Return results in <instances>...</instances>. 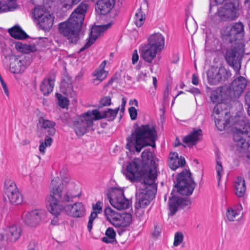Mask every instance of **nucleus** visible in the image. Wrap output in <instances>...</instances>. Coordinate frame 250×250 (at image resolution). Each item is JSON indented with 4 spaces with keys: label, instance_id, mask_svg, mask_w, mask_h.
<instances>
[{
    "label": "nucleus",
    "instance_id": "f257e3e1",
    "mask_svg": "<svg viewBox=\"0 0 250 250\" xmlns=\"http://www.w3.org/2000/svg\"><path fill=\"white\" fill-rule=\"evenodd\" d=\"M50 188L52 194L47 199L48 210L51 214L56 216L59 215L62 211L63 204L72 201L80 194L79 186L73 182L69 183L65 190L63 191L62 181L58 177H55L52 180Z\"/></svg>",
    "mask_w": 250,
    "mask_h": 250
},
{
    "label": "nucleus",
    "instance_id": "f03ea898",
    "mask_svg": "<svg viewBox=\"0 0 250 250\" xmlns=\"http://www.w3.org/2000/svg\"><path fill=\"white\" fill-rule=\"evenodd\" d=\"M88 8V3L83 1L72 12L67 21L59 24L60 33L67 37L70 43L76 44L80 39L79 33Z\"/></svg>",
    "mask_w": 250,
    "mask_h": 250
},
{
    "label": "nucleus",
    "instance_id": "7ed1b4c3",
    "mask_svg": "<svg viewBox=\"0 0 250 250\" xmlns=\"http://www.w3.org/2000/svg\"><path fill=\"white\" fill-rule=\"evenodd\" d=\"M224 5L219 4L214 1L210 3L209 16L214 21H231L239 16V4L236 0H225Z\"/></svg>",
    "mask_w": 250,
    "mask_h": 250
},
{
    "label": "nucleus",
    "instance_id": "20e7f679",
    "mask_svg": "<svg viewBox=\"0 0 250 250\" xmlns=\"http://www.w3.org/2000/svg\"><path fill=\"white\" fill-rule=\"evenodd\" d=\"M156 178L157 171L155 169H150L144 176V188L139 190L136 194V209L146 208L154 198L156 192Z\"/></svg>",
    "mask_w": 250,
    "mask_h": 250
},
{
    "label": "nucleus",
    "instance_id": "39448f33",
    "mask_svg": "<svg viewBox=\"0 0 250 250\" xmlns=\"http://www.w3.org/2000/svg\"><path fill=\"white\" fill-rule=\"evenodd\" d=\"M98 109L88 110L79 116L74 122V126L76 134L82 136L91 127L93 121L100 120Z\"/></svg>",
    "mask_w": 250,
    "mask_h": 250
},
{
    "label": "nucleus",
    "instance_id": "423d86ee",
    "mask_svg": "<svg viewBox=\"0 0 250 250\" xmlns=\"http://www.w3.org/2000/svg\"><path fill=\"white\" fill-rule=\"evenodd\" d=\"M244 53V45L241 42H235L232 44L230 48L227 49L225 53V60L229 65L233 68L236 75L240 74L241 60Z\"/></svg>",
    "mask_w": 250,
    "mask_h": 250
},
{
    "label": "nucleus",
    "instance_id": "0eeeda50",
    "mask_svg": "<svg viewBox=\"0 0 250 250\" xmlns=\"http://www.w3.org/2000/svg\"><path fill=\"white\" fill-rule=\"evenodd\" d=\"M158 139L156 126L147 124L137 126L126 138L127 141H156Z\"/></svg>",
    "mask_w": 250,
    "mask_h": 250
},
{
    "label": "nucleus",
    "instance_id": "6e6552de",
    "mask_svg": "<svg viewBox=\"0 0 250 250\" xmlns=\"http://www.w3.org/2000/svg\"><path fill=\"white\" fill-rule=\"evenodd\" d=\"M106 196L110 205L118 210L125 209L129 207L130 201L125 197L123 188H110L107 191Z\"/></svg>",
    "mask_w": 250,
    "mask_h": 250
},
{
    "label": "nucleus",
    "instance_id": "1a4fd4ad",
    "mask_svg": "<svg viewBox=\"0 0 250 250\" xmlns=\"http://www.w3.org/2000/svg\"><path fill=\"white\" fill-rule=\"evenodd\" d=\"M175 187L178 192L183 195H190L195 187V183L191 177L189 171L185 169L177 177V183Z\"/></svg>",
    "mask_w": 250,
    "mask_h": 250
},
{
    "label": "nucleus",
    "instance_id": "9d476101",
    "mask_svg": "<svg viewBox=\"0 0 250 250\" xmlns=\"http://www.w3.org/2000/svg\"><path fill=\"white\" fill-rule=\"evenodd\" d=\"M142 161L139 158L134 159L132 161L128 162L126 166V177L131 182H134L138 180L142 175L144 177L145 174L148 172L150 169H155V167L148 168L144 172L142 166Z\"/></svg>",
    "mask_w": 250,
    "mask_h": 250
},
{
    "label": "nucleus",
    "instance_id": "9b49d317",
    "mask_svg": "<svg viewBox=\"0 0 250 250\" xmlns=\"http://www.w3.org/2000/svg\"><path fill=\"white\" fill-rule=\"evenodd\" d=\"M33 17L41 29L49 31L51 29L53 24L54 17L48 12L40 7H35Z\"/></svg>",
    "mask_w": 250,
    "mask_h": 250
},
{
    "label": "nucleus",
    "instance_id": "f8f14e48",
    "mask_svg": "<svg viewBox=\"0 0 250 250\" xmlns=\"http://www.w3.org/2000/svg\"><path fill=\"white\" fill-rule=\"evenodd\" d=\"M231 133L234 141H250V124L245 120H241L232 128Z\"/></svg>",
    "mask_w": 250,
    "mask_h": 250
},
{
    "label": "nucleus",
    "instance_id": "ddd939ff",
    "mask_svg": "<svg viewBox=\"0 0 250 250\" xmlns=\"http://www.w3.org/2000/svg\"><path fill=\"white\" fill-rule=\"evenodd\" d=\"M44 217V212L42 210L34 209L26 212L22 216L24 224L31 228H35L41 224Z\"/></svg>",
    "mask_w": 250,
    "mask_h": 250
},
{
    "label": "nucleus",
    "instance_id": "4468645a",
    "mask_svg": "<svg viewBox=\"0 0 250 250\" xmlns=\"http://www.w3.org/2000/svg\"><path fill=\"white\" fill-rule=\"evenodd\" d=\"M208 79L210 84L216 85L224 81L228 77L226 69L222 66L219 68L211 67L207 73Z\"/></svg>",
    "mask_w": 250,
    "mask_h": 250
},
{
    "label": "nucleus",
    "instance_id": "2eb2a0df",
    "mask_svg": "<svg viewBox=\"0 0 250 250\" xmlns=\"http://www.w3.org/2000/svg\"><path fill=\"white\" fill-rule=\"evenodd\" d=\"M21 227L15 225H10L3 229L0 234V239L8 243H15L21 237Z\"/></svg>",
    "mask_w": 250,
    "mask_h": 250
},
{
    "label": "nucleus",
    "instance_id": "dca6fc26",
    "mask_svg": "<svg viewBox=\"0 0 250 250\" xmlns=\"http://www.w3.org/2000/svg\"><path fill=\"white\" fill-rule=\"evenodd\" d=\"M39 122L41 128L38 130V135L41 136L42 133H45V137L44 141H52L53 138L52 137L56 132L54 127L55 123L43 117H40L39 119Z\"/></svg>",
    "mask_w": 250,
    "mask_h": 250
},
{
    "label": "nucleus",
    "instance_id": "f3484780",
    "mask_svg": "<svg viewBox=\"0 0 250 250\" xmlns=\"http://www.w3.org/2000/svg\"><path fill=\"white\" fill-rule=\"evenodd\" d=\"M10 69L13 73H20L23 72L26 67L31 63L29 57L26 56L22 58L13 56L10 59Z\"/></svg>",
    "mask_w": 250,
    "mask_h": 250
},
{
    "label": "nucleus",
    "instance_id": "a211bd4d",
    "mask_svg": "<svg viewBox=\"0 0 250 250\" xmlns=\"http://www.w3.org/2000/svg\"><path fill=\"white\" fill-rule=\"evenodd\" d=\"M247 85V81L244 77L239 76L234 80L229 86L230 95L231 98L239 97Z\"/></svg>",
    "mask_w": 250,
    "mask_h": 250
},
{
    "label": "nucleus",
    "instance_id": "6ab92c4d",
    "mask_svg": "<svg viewBox=\"0 0 250 250\" xmlns=\"http://www.w3.org/2000/svg\"><path fill=\"white\" fill-rule=\"evenodd\" d=\"M111 24L98 25L93 27L91 30L90 36L85 45L82 47L80 52H83L89 47L98 39V37L111 27Z\"/></svg>",
    "mask_w": 250,
    "mask_h": 250
},
{
    "label": "nucleus",
    "instance_id": "aec40b11",
    "mask_svg": "<svg viewBox=\"0 0 250 250\" xmlns=\"http://www.w3.org/2000/svg\"><path fill=\"white\" fill-rule=\"evenodd\" d=\"M65 212L68 215L73 217H82L84 215L85 209L83 204L81 202L76 203L73 204H63Z\"/></svg>",
    "mask_w": 250,
    "mask_h": 250
},
{
    "label": "nucleus",
    "instance_id": "412c9836",
    "mask_svg": "<svg viewBox=\"0 0 250 250\" xmlns=\"http://www.w3.org/2000/svg\"><path fill=\"white\" fill-rule=\"evenodd\" d=\"M243 209L242 205L236 204L227 208L226 212V217L229 222H234L239 220L241 216Z\"/></svg>",
    "mask_w": 250,
    "mask_h": 250
},
{
    "label": "nucleus",
    "instance_id": "4be33fe9",
    "mask_svg": "<svg viewBox=\"0 0 250 250\" xmlns=\"http://www.w3.org/2000/svg\"><path fill=\"white\" fill-rule=\"evenodd\" d=\"M148 44L157 49L161 51L165 45V38L160 33H155L151 35L147 39Z\"/></svg>",
    "mask_w": 250,
    "mask_h": 250
},
{
    "label": "nucleus",
    "instance_id": "5701e85b",
    "mask_svg": "<svg viewBox=\"0 0 250 250\" xmlns=\"http://www.w3.org/2000/svg\"><path fill=\"white\" fill-rule=\"evenodd\" d=\"M186 161L184 157H179L176 152H170L169 155L168 165L172 170H175L178 167H182L185 165Z\"/></svg>",
    "mask_w": 250,
    "mask_h": 250
},
{
    "label": "nucleus",
    "instance_id": "b1692460",
    "mask_svg": "<svg viewBox=\"0 0 250 250\" xmlns=\"http://www.w3.org/2000/svg\"><path fill=\"white\" fill-rule=\"evenodd\" d=\"M158 52V50L147 44L142 47L141 56L146 62L151 63L156 57Z\"/></svg>",
    "mask_w": 250,
    "mask_h": 250
},
{
    "label": "nucleus",
    "instance_id": "393cba45",
    "mask_svg": "<svg viewBox=\"0 0 250 250\" xmlns=\"http://www.w3.org/2000/svg\"><path fill=\"white\" fill-rule=\"evenodd\" d=\"M114 3V0H99L96 4V9L101 15H105L111 11Z\"/></svg>",
    "mask_w": 250,
    "mask_h": 250
},
{
    "label": "nucleus",
    "instance_id": "a878e982",
    "mask_svg": "<svg viewBox=\"0 0 250 250\" xmlns=\"http://www.w3.org/2000/svg\"><path fill=\"white\" fill-rule=\"evenodd\" d=\"M132 222V215L130 213H119L113 226L116 228H124L129 226Z\"/></svg>",
    "mask_w": 250,
    "mask_h": 250
},
{
    "label": "nucleus",
    "instance_id": "bb28decb",
    "mask_svg": "<svg viewBox=\"0 0 250 250\" xmlns=\"http://www.w3.org/2000/svg\"><path fill=\"white\" fill-rule=\"evenodd\" d=\"M222 39L226 44H233L235 42H240L241 39L235 35L231 26L227 27L222 33Z\"/></svg>",
    "mask_w": 250,
    "mask_h": 250
},
{
    "label": "nucleus",
    "instance_id": "cd10ccee",
    "mask_svg": "<svg viewBox=\"0 0 250 250\" xmlns=\"http://www.w3.org/2000/svg\"><path fill=\"white\" fill-rule=\"evenodd\" d=\"M233 189L236 195L238 197H243L246 191L245 180L242 177H237L233 183Z\"/></svg>",
    "mask_w": 250,
    "mask_h": 250
},
{
    "label": "nucleus",
    "instance_id": "c85d7f7f",
    "mask_svg": "<svg viewBox=\"0 0 250 250\" xmlns=\"http://www.w3.org/2000/svg\"><path fill=\"white\" fill-rule=\"evenodd\" d=\"M147 142H127L126 145V147L130 152H134L137 151L139 152L142 149L146 146H150L153 148H155L156 145L155 142H151L150 143H147Z\"/></svg>",
    "mask_w": 250,
    "mask_h": 250
},
{
    "label": "nucleus",
    "instance_id": "c756f323",
    "mask_svg": "<svg viewBox=\"0 0 250 250\" xmlns=\"http://www.w3.org/2000/svg\"><path fill=\"white\" fill-rule=\"evenodd\" d=\"M236 147L245 160L250 163V142H237Z\"/></svg>",
    "mask_w": 250,
    "mask_h": 250
},
{
    "label": "nucleus",
    "instance_id": "7c9ffc66",
    "mask_svg": "<svg viewBox=\"0 0 250 250\" xmlns=\"http://www.w3.org/2000/svg\"><path fill=\"white\" fill-rule=\"evenodd\" d=\"M61 90L63 93L68 96L74 97L76 95L73 90L71 79L68 77L61 82Z\"/></svg>",
    "mask_w": 250,
    "mask_h": 250
},
{
    "label": "nucleus",
    "instance_id": "2f4dec72",
    "mask_svg": "<svg viewBox=\"0 0 250 250\" xmlns=\"http://www.w3.org/2000/svg\"><path fill=\"white\" fill-rule=\"evenodd\" d=\"M54 86V80L50 78H46L40 84V90L44 96H46L53 91Z\"/></svg>",
    "mask_w": 250,
    "mask_h": 250
},
{
    "label": "nucleus",
    "instance_id": "473e14b6",
    "mask_svg": "<svg viewBox=\"0 0 250 250\" xmlns=\"http://www.w3.org/2000/svg\"><path fill=\"white\" fill-rule=\"evenodd\" d=\"M142 163H143L145 165L144 168L148 171V168H150L149 166H153L154 164L152 153L148 150H144L142 153Z\"/></svg>",
    "mask_w": 250,
    "mask_h": 250
},
{
    "label": "nucleus",
    "instance_id": "72a5a7b5",
    "mask_svg": "<svg viewBox=\"0 0 250 250\" xmlns=\"http://www.w3.org/2000/svg\"><path fill=\"white\" fill-rule=\"evenodd\" d=\"M18 189L14 181L10 179H6L4 182V194L3 197L5 198V196L8 197L11 195L15 191L16 192Z\"/></svg>",
    "mask_w": 250,
    "mask_h": 250
},
{
    "label": "nucleus",
    "instance_id": "f704fd0d",
    "mask_svg": "<svg viewBox=\"0 0 250 250\" xmlns=\"http://www.w3.org/2000/svg\"><path fill=\"white\" fill-rule=\"evenodd\" d=\"M15 48L19 51L25 54L37 51L35 46L24 44L20 42L15 43Z\"/></svg>",
    "mask_w": 250,
    "mask_h": 250
},
{
    "label": "nucleus",
    "instance_id": "c9c22d12",
    "mask_svg": "<svg viewBox=\"0 0 250 250\" xmlns=\"http://www.w3.org/2000/svg\"><path fill=\"white\" fill-rule=\"evenodd\" d=\"M9 33L13 38L20 40H23L27 38L28 35L19 26H14L9 29Z\"/></svg>",
    "mask_w": 250,
    "mask_h": 250
},
{
    "label": "nucleus",
    "instance_id": "e433bc0d",
    "mask_svg": "<svg viewBox=\"0 0 250 250\" xmlns=\"http://www.w3.org/2000/svg\"><path fill=\"white\" fill-rule=\"evenodd\" d=\"M119 213L114 210L110 207H106L104 209V214L106 220L112 225L114 223Z\"/></svg>",
    "mask_w": 250,
    "mask_h": 250
},
{
    "label": "nucleus",
    "instance_id": "4c0bfd02",
    "mask_svg": "<svg viewBox=\"0 0 250 250\" xmlns=\"http://www.w3.org/2000/svg\"><path fill=\"white\" fill-rule=\"evenodd\" d=\"M173 193L174 191H172L171 193V196L169 197V208L171 215H174L179 208L178 198L173 196Z\"/></svg>",
    "mask_w": 250,
    "mask_h": 250
},
{
    "label": "nucleus",
    "instance_id": "58836bf2",
    "mask_svg": "<svg viewBox=\"0 0 250 250\" xmlns=\"http://www.w3.org/2000/svg\"><path fill=\"white\" fill-rule=\"evenodd\" d=\"M119 110V107L115 109L108 108L107 110L104 111L103 113H100L98 110L99 116L101 117L100 119L107 118L108 121H113L116 117Z\"/></svg>",
    "mask_w": 250,
    "mask_h": 250
},
{
    "label": "nucleus",
    "instance_id": "ea45409f",
    "mask_svg": "<svg viewBox=\"0 0 250 250\" xmlns=\"http://www.w3.org/2000/svg\"><path fill=\"white\" fill-rule=\"evenodd\" d=\"M203 139V132L201 129H194L193 132L185 136L183 141H198Z\"/></svg>",
    "mask_w": 250,
    "mask_h": 250
},
{
    "label": "nucleus",
    "instance_id": "a19ab883",
    "mask_svg": "<svg viewBox=\"0 0 250 250\" xmlns=\"http://www.w3.org/2000/svg\"><path fill=\"white\" fill-rule=\"evenodd\" d=\"M93 76L95 77L92 80L93 83L94 85H98L106 77L107 73L103 68H101L100 70H95Z\"/></svg>",
    "mask_w": 250,
    "mask_h": 250
},
{
    "label": "nucleus",
    "instance_id": "79ce46f5",
    "mask_svg": "<svg viewBox=\"0 0 250 250\" xmlns=\"http://www.w3.org/2000/svg\"><path fill=\"white\" fill-rule=\"evenodd\" d=\"M15 0H0V13L12 10L15 8Z\"/></svg>",
    "mask_w": 250,
    "mask_h": 250
},
{
    "label": "nucleus",
    "instance_id": "37998d69",
    "mask_svg": "<svg viewBox=\"0 0 250 250\" xmlns=\"http://www.w3.org/2000/svg\"><path fill=\"white\" fill-rule=\"evenodd\" d=\"M116 232L112 228H108L105 233V236L102 238L104 242L113 243L116 241Z\"/></svg>",
    "mask_w": 250,
    "mask_h": 250
},
{
    "label": "nucleus",
    "instance_id": "c03bdc74",
    "mask_svg": "<svg viewBox=\"0 0 250 250\" xmlns=\"http://www.w3.org/2000/svg\"><path fill=\"white\" fill-rule=\"evenodd\" d=\"M210 98L213 103H220V101H222L225 99V97L223 96V92L222 88H218L213 90L211 92Z\"/></svg>",
    "mask_w": 250,
    "mask_h": 250
},
{
    "label": "nucleus",
    "instance_id": "a18cd8bd",
    "mask_svg": "<svg viewBox=\"0 0 250 250\" xmlns=\"http://www.w3.org/2000/svg\"><path fill=\"white\" fill-rule=\"evenodd\" d=\"M145 17V14L143 12L141 8H140L135 13L134 17V21L137 27H140L143 24Z\"/></svg>",
    "mask_w": 250,
    "mask_h": 250
},
{
    "label": "nucleus",
    "instance_id": "49530a36",
    "mask_svg": "<svg viewBox=\"0 0 250 250\" xmlns=\"http://www.w3.org/2000/svg\"><path fill=\"white\" fill-rule=\"evenodd\" d=\"M11 194V195H9L7 197L8 200L11 204L19 205L21 203L22 201V197L18 190H17L16 192L15 191Z\"/></svg>",
    "mask_w": 250,
    "mask_h": 250
},
{
    "label": "nucleus",
    "instance_id": "de8ad7c7",
    "mask_svg": "<svg viewBox=\"0 0 250 250\" xmlns=\"http://www.w3.org/2000/svg\"><path fill=\"white\" fill-rule=\"evenodd\" d=\"M230 26L235 33V35L242 40L244 35V25L241 22H236Z\"/></svg>",
    "mask_w": 250,
    "mask_h": 250
},
{
    "label": "nucleus",
    "instance_id": "09e8293b",
    "mask_svg": "<svg viewBox=\"0 0 250 250\" xmlns=\"http://www.w3.org/2000/svg\"><path fill=\"white\" fill-rule=\"evenodd\" d=\"M82 0H60L62 8L64 10L71 9L73 5L77 4Z\"/></svg>",
    "mask_w": 250,
    "mask_h": 250
},
{
    "label": "nucleus",
    "instance_id": "8fccbe9b",
    "mask_svg": "<svg viewBox=\"0 0 250 250\" xmlns=\"http://www.w3.org/2000/svg\"><path fill=\"white\" fill-rule=\"evenodd\" d=\"M227 105L224 103H218L214 106L213 110V113L216 115L225 114L227 115L228 113L225 111Z\"/></svg>",
    "mask_w": 250,
    "mask_h": 250
},
{
    "label": "nucleus",
    "instance_id": "3c124183",
    "mask_svg": "<svg viewBox=\"0 0 250 250\" xmlns=\"http://www.w3.org/2000/svg\"><path fill=\"white\" fill-rule=\"evenodd\" d=\"M229 121L228 119L225 120L218 119L215 121V125L218 130L222 131L229 127Z\"/></svg>",
    "mask_w": 250,
    "mask_h": 250
},
{
    "label": "nucleus",
    "instance_id": "603ef678",
    "mask_svg": "<svg viewBox=\"0 0 250 250\" xmlns=\"http://www.w3.org/2000/svg\"><path fill=\"white\" fill-rule=\"evenodd\" d=\"M56 96L58 100V104L61 107L65 108L68 105L69 101L66 97L60 93H57Z\"/></svg>",
    "mask_w": 250,
    "mask_h": 250
},
{
    "label": "nucleus",
    "instance_id": "864d4df0",
    "mask_svg": "<svg viewBox=\"0 0 250 250\" xmlns=\"http://www.w3.org/2000/svg\"><path fill=\"white\" fill-rule=\"evenodd\" d=\"M197 144V142H183V143H181L180 142H177L174 143L173 146L174 147H177L178 146H181L182 148H185L186 147H188L190 148L192 147L195 146Z\"/></svg>",
    "mask_w": 250,
    "mask_h": 250
},
{
    "label": "nucleus",
    "instance_id": "5fc2aeb1",
    "mask_svg": "<svg viewBox=\"0 0 250 250\" xmlns=\"http://www.w3.org/2000/svg\"><path fill=\"white\" fill-rule=\"evenodd\" d=\"M184 235L181 232H176L174 235L173 245L175 247L179 246L183 241Z\"/></svg>",
    "mask_w": 250,
    "mask_h": 250
},
{
    "label": "nucleus",
    "instance_id": "6e6d98bb",
    "mask_svg": "<svg viewBox=\"0 0 250 250\" xmlns=\"http://www.w3.org/2000/svg\"><path fill=\"white\" fill-rule=\"evenodd\" d=\"M216 170L217 171V178L218 182H219L223 173V169L221 162L218 160L216 161Z\"/></svg>",
    "mask_w": 250,
    "mask_h": 250
},
{
    "label": "nucleus",
    "instance_id": "4d7b16f0",
    "mask_svg": "<svg viewBox=\"0 0 250 250\" xmlns=\"http://www.w3.org/2000/svg\"><path fill=\"white\" fill-rule=\"evenodd\" d=\"M97 214L98 213L96 212L93 211L91 212L89 217V221L87 224V229L89 231H90L92 229L93 222V220L97 217Z\"/></svg>",
    "mask_w": 250,
    "mask_h": 250
},
{
    "label": "nucleus",
    "instance_id": "13d9d810",
    "mask_svg": "<svg viewBox=\"0 0 250 250\" xmlns=\"http://www.w3.org/2000/svg\"><path fill=\"white\" fill-rule=\"evenodd\" d=\"M149 72V68L148 67H146L144 70H142L141 74H139L137 77V80L139 82L141 80L146 81V78L147 77V74Z\"/></svg>",
    "mask_w": 250,
    "mask_h": 250
},
{
    "label": "nucleus",
    "instance_id": "bf43d9fd",
    "mask_svg": "<svg viewBox=\"0 0 250 250\" xmlns=\"http://www.w3.org/2000/svg\"><path fill=\"white\" fill-rule=\"evenodd\" d=\"M51 145V142H42L39 146V150L42 154L45 152V149L47 147L50 146Z\"/></svg>",
    "mask_w": 250,
    "mask_h": 250
},
{
    "label": "nucleus",
    "instance_id": "052dcab7",
    "mask_svg": "<svg viewBox=\"0 0 250 250\" xmlns=\"http://www.w3.org/2000/svg\"><path fill=\"white\" fill-rule=\"evenodd\" d=\"M179 208H183L190 205V202L187 198H178Z\"/></svg>",
    "mask_w": 250,
    "mask_h": 250
},
{
    "label": "nucleus",
    "instance_id": "680f3d73",
    "mask_svg": "<svg viewBox=\"0 0 250 250\" xmlns=\"http://www.w3.org/2000/svg\"><path fill=\"white\" fill-rule=\"evenodd\" d=\"M128 112L130 115V118L132 120H134L137 118V110L134 107H130L128 109Z\"/></svg>",
    "mask_w": 250,
    "mask_h": 250
},
{
    "label": "nucleus",
    "instance_id": "e2e57ef3",
    "mask_svg": "<svg viewBox=\"0 0 250 250\" xmlns=\"http://www.w3.org/2000/svg\"><path fill=\"white\" fill-rule=\"evenodd\" d=\"M100 103L103 106H108L111 104V98L106 96L101 100Z\"/></svg>",
    "mask_w": 250,
    "mask_h": 250
},
{
    "label": "nucleus",
    "instance_id": "0e129e2a",
    "mask_svg": "<svg viewBox=\"0 0 250 250\" xmlns=\"http://www.w3.org/2000/svg\"><path fill=\"white\" fill-rule=\"evenodd\" d=\"M245 99L246 104L248 106V113L250 116V90L247 93Z\"/></svg>",
    "mask_w": 250,
    "mask_h": 250
},
{
    "label": "nucleus",
    "instance_id": "69168bd1",
    "mask_svg": "<svg viewBox=\"0 0 250 250\" xmlns=\"http://www.w3.org/2000/svg\"><path fill=\"white\" fill-rule=\"evenodd\" d=\"M93 211L98 213H100L102 210V207L100 202H97L96 204L93 205L92 207Z\"/></svg>",
    "mask_w": 250,
    "mask_h": 250
},
{
    "label": "nucleus",
    "instance_id": "338daca9",
    "mask_svg": "<svg viewBox=\"0 0 250 250\" xmlns=\"http://www.w3.org/2000/svg\"><path fill=\"white\" fill-rule=\"evenodd\" d=\"M139 60V56L137 50H134L132 56V62L133 64L136 63Z\"/></svg>",
    "mask_w": 250,
    "mask_h": 250
},
{
    "label": "nucleus",
    "instance_id": "774afa93",
    "mask_svg": "<svg viewBox=\"0 0 250 250\" xmlns=\"http://www.w3.org/2000/svg\"><path fill=\"white\" fill-rule=\"evenodd\" d=\"M160 232L161 229L157 227H155V229L152 232V235L154 237H158L160 235Z\"/></svg>",
    "mask_w": 250,
    "mask_h": 250
}]
</instances>
